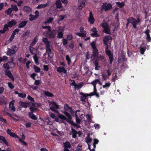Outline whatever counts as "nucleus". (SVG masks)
Instances as JSON below:
<instances>
[{
  "label": "nucleus",
  "mask_w": 151,
  "mask_h": 151,
  "mask_svg": "<svg viewBox=\"0 0 151 151\" xmlns=\"http://www.w3.org/2000/svg\"><path fill=\"white\" fill-rule=\"evenodd\" d=\"M42 41L45 45L46 53L47 54L48 57L51 59L54 56L52 46L50 45V42L47 38H43Z\"/></svg>",
  "instance_id": "obj_1"
},
{
  "label": "nucleus",
  "mask_w": 151,
  "mask_h": 151,
  "mask_svg": "<svg viewBox=\"0 0 151 151\" xmlns=\"http://www.w3.org/2000/svg\"><path fill=\"white\" fill-rule=\"evenodd\" d=\"M129 18L130 23L132 25L133 28H136L137 25L138 24L140 21L139 18H138L137 19H136L134 17H131Z\"/></svg>",
  "instance_id": "obj_2"
},
{
  "label": "nucleus",
  "mask_w": 151,
  "mask_h": 151,
  "mask_svg": "<svg viewBox=\"0 0 151 151\" xmlns=\"http://www.w3.org/2000/svg\"><path fill=\"white\" fill-rule=\"evenodd\" d=\"M14 64L11 61H8L7 63L4 64L3 66L5 70H9L11 68L14 67Z\"/></svg>",
  "instance_id": "obj_3"
},
{
  "label": "nucleus",
  "mask_w": 151,
  "mask_h": 151,
  "mask_svg": "<svg viewBox=\"0 0 151 151\" xmlns=\"http://www.w3.org/2000/svg\"><path fill=\"white\" fill-rule=\"evenodd\" d=\"M58 117L61 119L66 120L68 122L72 125L74 122L73 121L71 120L72 119L71 116L70 119H69V117L67 118L64 115L62 114H60L58 115Z\"/></svg>",
  "instance_id": "obj_4"
},
{
  "label": "nucleus",
  "mask_w": 151,
  "mask_h": 151,
  "mask_svg": "<svg viewBox=\"0 0 151 151\" xmlns=\"http://www.w3.org/2000/svg\"><path fill=\"white\" fill-rule=\"evenodd\" d=\"M102 10L104 9L105 11H107L112 8V5L110 3H107L106 2L103 3L101 6Z\"/></svg>",
  "instance_id": "obj_5"
},
{
  "label": "nucleus",
  "mask_w": 151,
  "mask_h": 151,
  "mask_svg": "<svg viewBox=\"0 0 151 151\" xmlns=\"http://www.w3.org/2000/svg\"><path fill=\"white\" fill-rule=\"evenodd\" d=\"M18 49V48L16 46H15L14 48L9 49V50L7 52L6 55L10 56H12L15 53Z\"/></svg>",
  "instance_id": "obj_6"
},
{
  "label": "nucleus",
  "mask_w": 151,
  "mask_h": 151,
  "mask_svg": "<svg viewBox=\"0 0 151 151\" xmlns=\"http://www.w3.org/2000/svg\"><path fill=\"white\" fill-rule=\"evenodd\" d=\"M84 27H81L80 28V31L81 33L79 32H76L75 34L76 35L80 37H86V32L84 31Z\"/></svg>",
  "instance_id": "obj_7"
},
{
  "label": "nucleus",
  "mask_w": 151,
  "mask_h": 151,
  "mask_svg": "<svg viewBox=\"0 0 151 151\" xmlns=\"http://www.w3.org/2000/svg\"><path fill=\"white\" fill-rule=\"evenodd\" d=\"M51 105L53 106L50 107V109L52 111H55V109H58L59 108L58 105L55 102L52 101L49 103Z\"/></svg>",
  "instance_id": "obj_8"
},
{
  "label": "nucleus",
  "mask_w": 151,
  "mask_h": 151,
  "mask_svg": "<svg viewBox=\"0 0 151 151\" xmlns=\"http://www.w3.org/2000/svg\"><path fill=\"white\" fill-rule=\"evenodd\" d=\"M55 33L56 30L55 29H53L51 31L50 30L49 32H48V31H46L45 32V33L46 35L47 36L51 38H54Z\"/></svg>",
  "instance_id": "obj_9"
},
{
  "label": "nucleus",
  "mask_w": 151,
  "mask_h": 151,
  "mask_svg": "<svg viewBox=\"0 0 151 151\" xmlns=\"http://www.w3.org/2000/svg\"><path fill=\"white\" fill-rule=\"evenodd\" d=\"M102 27L104 28V30L103 32L107 34H111L110 29L108 25L107 24H102Z\"/></svg>",
  "instance_id": "obj_10"
},
{
  "label": "nucleus",
  "mask_w": 151,
  "mask_h": 151,
  "mask_svg": "<svg viewBox=\"0 0 151 151\" xmlns=\"http://www.w3.org/2000/svg\"><path fill=\"white\" fill-rule=\"evenodd\" d=\"M105 52L106 55L109 57L110 64H112L114 60L113 54L111 53V51L110 50L106 51Z\"/></svg>",
  "instance_id": "obj_11"
},
{
  "label": "nucleus",
  "mask_w": 151,
  "mask_h": 151,
  "mask_svg": "<svg viewBox=\"0 0 151 151\" xmlns=\"http://www.w3.org/2000/svg\"><path fill=\"white\" fill-rule=\"evenodd\" d=\"M85 2L86 1L85 0H78V7L79 10H81L82 8L84 7Z\"/></svg>",
  "instance_id": "obj_12"
},
{
  "label": "nucleus",
  "mask_w": 151,
  "mask_h": 151,
  "mask_svg": "<svg viewBox=\"0 0 151 151\" xmlns=\"http://www.w3.org/2000/svg\"><path fill=\"white\" fill-rule=\"evenodd\" d=\"M79 94L82 95L80 97V100L81 101L86 102L85 99L88 96H90V93H84L83 92H80Z\"/></svg>",
  "instance_id": "obj_13"
},
{
  "label": "nucleus",
  "mask_w": 151,
  "mask_h": 151,
  "mask_svg": "<svg viewBox=\"0 0 151 151\" xmlns=\"http://www.w3.org/2000/svg\"><path fill=\"white\" fill-rule=\"evenodd\" d=\"M5 74L9 78H10L13 81H14V78L10 71L9 70H5L4 71Z\"/></svg>",
  "instance_id": "obj_14"
},
{
  "label": "nucleus",
  "mask_w": 151,
  "mask_h": 151,
  "mask_svg": "<svg viewBox=\"0 0 151 151\" xmlns=\"http://www.w3.org/2000/svg\"><path fill=\"white\" fill-rule=\"evenodd\" d=\"M0 142L3 145H5L7 146H9L8 142L4 136L0 135Z\"/></svg>",
  "instance_id": "obj_15"
},
{
  "label": "nucleus",
  "mask_w": 151,
  "mask_h": 151,
  "mask_svg": "<svg viewBox=\"0 0 151 151\" xmlns=\"http://www.w3.org/2000/svg\"><path fill=\"white\" fill-rule=\"evenodd\" d=\"M94 21L95 19L93 17L92 13V12H90L89 16L88 19V22L90 24H92L94 23Z\"/></svg>",
  "instance_id": "obj_16"
},
{
  "label": "nucleus",
  "mask_w": 151,
  "mask_h": 151,
  "mask_svg": "<svg viewBox=\"0 0 151 151\" xmlns=\"http://www.w3.org/2000/svg\"><path fill=\"white\" fill-rule=\"evenodd\" d=\"M15 101L13 100L11 101L9 103V109L11 111H12L14 112L15 111L16 109L14 106V103Z\"/></svg>",
  "instance_id": "obj_17"
},
{
  "label": "nucleus",
  "mask_w": 151,
  "mask_h": 151,
  "mask_svg": "<svg viewBox=\"0 0 151 151\" xmlns=\"http://www.w3.org/2000/svg\"><path fill=\"white\" fill-rule=\"evenodd\" d=\"M112 37L111 36H110L109 35L106 36L105 37H104L103 39V41L104 42V44L106 45H107V43L109 40L110 39H111Z\"/></svg>",
  "instance_id": "obj_18"
},
{
  "label": "nucleus",
  "mask_w": 151,
  "mask_h": 151,
  "mask_svg": "<svg viewBox=\"0 0 151 151\" xmlns=\"http://www.w3.org/2000/svg\"><path fill=\"white\" fill-rule=\"evenodd\" d=\"M17 23V22L14 19H12L7 22V24L9 26V27H12L13 26L16 25Z\"/></svg>",
  "instance_id": "obj_19"
},
{
  "label": "nucleus",
  "mask_w": 151,
  "mask_h": 151,
  "mask_svg": "<svg viewBox=\"0 0 151 151\" xmlns=\"http://www.w3.org/2000/svg\"><path fill=\"white\" fill-rule=\"evenodd\" d=\"M19 104L21 106H22V107L26 108L29 106L30 103L20 101L19 102Z\"/></svg>",
  "instance_id": "obj_20"
},
{
  "label": "nucleus",
  "mask_w": 151,
  "mask_h": 151,
  "mask_svg": "<svg viewBox=\"0 0 151 151\" xmlns=\"http://www.w3.org/2000/svg\"><path fill=\"white\" fill-rule=\"evenodd\" d=\"M150 32V30L148 29L146 30L145 32V33L147 35V40L149 42H150L151 41V38L149 34Z\"/></svg>",
  "instance_id": "obj_21"
},
{
  "label": "nucleus",
  "mask_w": 151,
  "mask_h": 151,
  "mask_svg": "<svg viewBox=\"0 0 151 151\" xmlns=\"http://www.w3.org/2000/svg\"><path fill=\"white\" fill-rule=\"evenodd\" d=\"M57 70L59 73L63 72L64 73H67V70L63 67L61 66L58 67L57 69Z\"/></svg>",
  "instance_id": "obj_22"
},
{
  "label": "nucleus",
  "mask_w": 151,
  "mask_h": 151,
  "mask_svg": "<svg viewBox=\"0 0 151 151\" xmlns=\"http://www.w3.org/2000/svg\"><path fill=\"white\" fill-rule=\"evenodd\" d=\"M27 21H22L18 25V27L20 28H21L24 27L27 23Z\"/></svg>",
  "instance_id": "obj_23"
},
{
  "label": "nucleus",
  "mask_w": 151,
  "mask_h": 151,
  "mask_svg": "<svg viewBox=\"0 0 151 151\" xmlns=\"http://www.w3.org/2000/svg\"><path fill=\"white\" fill-rule=\"evenodd\" d=\"M140 49L141 53L143 55L146 50V47L144 45H142L140 47Z\"/></svg>",
  "instance_id": "obj_24"
},
{
  "label": "nucleus",
  "mask_w": 151,
  "mask_h": 151,
  "mask_svg": "<svg viewBox=\"0 0 151 151\" xmlns=\"http://www.w3.org/2000/svg\"><path fill=\"white\" fill-rule=\"evenodd\" d=\"M29 116L30 118L33 120H36L37 119V117L33 114L32 112H29Z\"/></svg>",
  "instance_id": "obj_25"
},
{
  "label": "nucleus",
  "mask_w": 151,
  "mask_h": 151,
  "mask_svg": "<svg viewBox=\"0 0 151 151\" xmlns=\"http://www.w3.org/2000/svg\"><path fill=\"white\" fill-rule=\"evenodd\" d=\"M55 4L57 9H61L62 7V4L60 0H57Z\"/></svg>",
  "instance_id": "obj_26"
},
{
  "label": "nucleus",
  "mask_w": 151,
  "mask_h": 151,
  "mask_svg": "<svg viewBox=\"0 0 151 151\" xmlns=\"http://www.w3.org/2000/svg\"><path fill=\"white\" fill-rule=\"evenodd\" d=\"M44 94L47 96L52 97L54 96L52 93L49 91H44Z\"/></svg>",
  "instance_id": "obj_27"
},
{
  "label": "nucleus",
  "mask_w": 151,
  "mask_h": 151,
  "mask_svg": "<svg viewBox=\"0 0 151 151\" xmlns=\"http://www.w3.org/2000/svg\"><path fill=\"white\" fill-rule=\"evenodd\" d=\"M49 5V4L47 3L46 4H40L37 7V9H39L42 8H44L46 6H48Z\"/></svg>",
  "instance_id": "obj_28"
},
{
  "label": "nucleus",
  "mask_w": 151,
  "mask_h": 151,
  "mask_svg": "<svg viewBox=\"0 0 151 151\" xmlns=\"http://www.w3.org/2000/svg\"><path fill=\"white\" fill-rule=\"evenodd\" d=\"M64 109L65 110L67 111L70 110V111H72L73 110L72 108L69 106L68 104H66L64 105Z\"/></svg>",
  "instance_id": "obj_29"
},
{
  "label": "nucleus",
  "mask_w": 151,
  "mask_h": 151,
  "mask_svg": "<svg viewBox=\"0 0 151 151\" xmlns=\"http://www.w3.org/2000/svg\"><path fill=\"white\" fill-rule=\"evenodd\" d=\"M29 16L30 17L29 20V21H31L36 19L38 17V15H35V16H34L30 14L29 15Z\"/></svg>",
  "instance_id": "obj_30"
},
{
  "label": "nucleus",
  "mask_w": 151,
  "mask_h": 151,
  "mask_svg": "<svg viewBox=\"0 0 151 151\" xmlns=\"http://www.w3.org/2000/svg\"><path fill=\"white\" fill-rule=\"evenodd\" d=\"M65 18H67V15L65 14L64 15H60L58 19V23H59L60 22L63 20V19Z\"/></svg>",
  "instance_id": "obj_31"
},
{
  "label": "nucleus",
  "mask_w": 151,
  "mask_h": 151,
  "mask_svg": "<svg viewBox=\"0 0 151 151\" xmlns=\"http://www.w3.org/2000/svg\"><path fill=\"white\" fill-rule=\"evenodd\" d=\"M64 147L65 148H70L71 147V145L69 142L67 141L63 143Z\"/></svg>",
  "instance_id": "obj_32"
},
{
  "label": "nucleus",
  "mask_w": 151,
  "mask_h": 151,
  "mask_svg": "<svg viewBox=\"0 0 151 151\" xmlns=\"http://www.w3.org/2000/svg\"><path fill=\"white\" fill-rule=\"evenodd\" d=\"M116 5L120 8H122L125 6V5L124 2L121 3L119 2H116Z\"/></svg>",
  "instance_id": "obj_33"
},
{
  "label": "nucleus",
  "mask_w": 151,
  "mask_h": 151,
  "mask_svg": "<svg viewBox=\"0 0 151 151\" xmlns=\"http://www.w3.org/2000/svg\"><path fill=\"white\" fill-rule=\"evenodd\" d=\"M98 50L97 48L93 49V56L94 57H96L98 55Z\"/></svg>",
  "instance_id": "obj_34"
},
{
  "label": "nucleus",
  "mask_w": 151,
  "mask_h": 151,
  "mask_svg": "<svg viewBox=\"0 0 151 151\" xmlns=\"http://www.w3.org/2000/svg\"><path fill=\"white\" fill-rule=\"evenodd\" d=\"M95 96L97 98H99L100 97V95L97 92V91L95 93H90V96Z\"/></svg>",
  "instance_id": "obj_35"
},
{
  "label": "nucleus",
  "mask_w": 151,
  "mask_h": 151,
  "mask_svg": "<svg viewBox=\"0 0 151 151\" xmlns=\"http://www.w3.org/2000/svg\"><path fill=\"white\" fill-rule=\"evenodd\" d=\"M38 40V39H37L36 37H35L34 39L33 40V41H32L30 46L32 47L37 42Z\"/></svg>",
  "instance_id": "obj_36"
},
{
  "label": "nucleus",
  "mask_w": 151,
  "mask_h": 151,
  "mask_svg": "<svg viewBox=\"0 0 151 151\" xmlns=\"http://www.w3.org/2000/svg\"><path fill=\"white\" fill-rule=\"evenodd\" d=\"M33 58L35 62V63L37 64L38 65L39 64V63L38 62V58H37V55L36 54H35V55L33 57Z\"/></svg>",
  "instance_id": "obj_37"
},
{
  "label": "nucleus",
  "mask_w": 151,
  "mask_h": 151,
  "mask_svg": "<svg viewBox=\"0 0 151 151\" xmlns=\"http://www.w3.org/2000/svg\"><path fill=\"white\" fill-rule=\"evenodd\" d=\"M100 82V81L98 79H95L93 82H91V84L93 85V86H96V84L97 83Z\"/></svg>",
  "instance_id": "obj_38"
},
{
  "label": "nucleus",
  "mask_w": 151,
  "mask_h": 151,
  "mask_svg": "<svg viewBox=\"0 0 151 151\" xmlns=\"http://www.w3.org/2000/svg\"><path fill=\"white\" fill-rule=\"evenodd\" d=\"M34 68L35 71L37 73H39L40 71V68L36 65H34Z\"/></svg>",
  "instance_id": "obj_39"
},
{
  "label": "nucleus",
  "mask_w": 151,
  "mask_h": 151,
  "mask_svg": "<svg viewBox=\"0 0 151 151\" xmlns=\"http://www.w3.org/2000/svg\"><path fill=\"white\" fill-rule=\"evenodd\" d=\"M66 60L67 61L68 64V65H70V64L71 61V59L69 56V55H67L66 56Z\"/></svg>",
  "instance_id": "obj_40"
},
{
  "label": "nucleus",
  "mask_w": 151,
  "mask_h": 151,
  "mask_svg": "<svg viewBox=\"0 0 151 151\" xmlns=\"http://www.w3.org/2000/svg\"><path fill=\"white\" fill-rule=\"evenodd\" d=\"M24 9L25 12L28 13L30 11L31 9L28 6H25L24 7Z\"/></svg>",
  "instance_id": "obj_41"
},
{
  "label": "nucleus",
  "mask_w": 151,
  "mask_h": 151,
  "mask_svg": "<svg viewBox=\"0 0 151 151\" xmlns=\"http://www.w3.org/2000/svg\"><path fill=\"white\" fill-rule=\"evenodd\" d=\"M18 96L24 99L26 97V95L24 93H20Z\"/></svg>",
  "instance_id": "obj_42"
},
{
  "label": "nucleus",
  "mask_w": 151,
  "mask_h": 151,
  "mask_svg": "<svg viewBox=\"0 0 151 151\" xmlns=\"http://www.w3.org/2000/svg\"><path fill=\"white\" fill-rule=\"evenodd\" d=\"M101 76L102 77V79L104 81H106L107 80V79L109 78V77L107 75L103 74L101 75Z\"/></svg>",
  "instance_id": "obj_43"
},
{
  "label": "nucleus",
  "mask_w": 151,
  "mask_h": 151,
  "mask_svg": "<svg viewBox=\"0 0 151 151\" xmlns=\"http://www.w3.org/2000/svg\"><path fill=\"white\" fill-rule=\"evenodd\" d=\"M63 32H59L58 33V37L60 38H61L63 37Z\"/></svg>",
  "instance_id": "obj_44"
},
{
  "label": "nucleus",
  "mask_w": 151,
  "mask_h": 151,
  "mask_svg": "<svg viewBox=\"0 0 151 151\" xmlns=\"http://www.w3.org/2000/svg\"><path fill=\"white\" fill-rule=\"evenodd\" d=\"M19 31V29L18 28L16 29L13 31L12 34L15 36V35L18 34Z\"/></svg>",
  "instance_id": "obj_45"
},
{
  "label": "nucleus",
  "mask_w": 151,
  "mask_h": 151,
  "mask_svg": "<svg viewBox=\"0 0 151 151\" xmlns=\"http://www.w3.org/2000/svg\"><path fill=\"white\" fill-rule=\"evenodd\" d=\"M12 11L13 10L11 8H9L6 10V12H5V13L8 15H9L12 12Z\"/></svg>",
  "instance_id": "obj_46"
},
{
  "label": "nucleus",
  "mask_w": 151,
  "mask_h": 151,
  "mask_svg": "<svg viewBox=\"0 0 151 151\" xmlns=\"http://www.w3.org/2000/svg\"><path fill=\"white\" fill-rule=\"evenodd\" d=\"M30 32V31L28 30L27 31L25 32L22 35V37H24L26 36L29 35Z\"/></svg>",
  "instance_id": "obj_47"
},
{
  "label": "nucleus",
  "mask_w": 151,
  "mask_h": 151,
  "mask_svg": "<svg viewBox=\"0 0 151 151\" xmlns=\"http://www.w3.org/2000/svg\"><path fill=\"white\" fill-rule=\"evenodd\" d=\"M74 42L73 41H72L70 42V44L69 45V47L71 49H73L74 47Z\"/></svg>",
  "instance_id": "obj_48"
},
{
  "label": "nucleus",
  "mask_w": 151,
  "mask_h": 151,
  "mask_svg": "<svg viewBox=\"0 0 151 151\" xmlns=\"http://www.w3.org/2000/svg\"><path fill=\"white\" fill-rule=\"evenodd\" d=\"M8 86L11 89H13L14 88V86L10 82H8Z\"/></svg>",
  "instance_id": "obj_49"
},
{
  "label": "nucleus",
  "mask_w": 151,
  "mask_h": 151,
  "mask_svg": "<svg viewBox=\"0 0 151 151\" xmlns=\"http://www.w3.org/2000/svg\"><path fill=\"white\" fill-rule=\"evenodd\" d=\"M10 136L14 138H19V136L14 132H12V134L10 135Z\"/></svg>",
  "instance_id": "obj_50"
},
{
  "label": "nucleus",
  "mask_w": 151,
  "mask_h": 151,
  "mask_svg": "<svg viewBox=\"0 0 151 151\" xmlns=\"http://www.w3.org/2000/svg\"><path fill=\"white\" fill-rule=\"evenodd\" d=\"M110 85H111L110 83L109 82L107 83H106L104 85H103L102 86V87L104 88H106V87L109 88L110 86Z\"/></svg>",
  "instance_id": "obj_51"
},
{
  "label": "nucleus",
  "mask_w": 151,
  "mask_h": 151,
  "mask_svg": "<svg viewBox=\"0 0 151 151\" xmlns=\"http://www.w3.org/2000/svg\"><path fill=\"white\" fill-rule=\"evenodd\" d=\"M82 86V85L80 83H78V84H76L75 87V89H76V88H78V89H79L81 88V87Z\"/></svg>",
  "instance_id": "obj_52"
},
{
  "label": "nucleus",
  "mask_w": 151,
  "mask_h": 151,
  "mask_svg": "<svg viewBox=\"0 0 151 151\" xmlns=\"http://www.w3.org/2000/svg\"><path fill=\"white\" fill-rule=\"evenodd\" d=\"M29 109L31 111L30 112H32V113H33L35 111L37 110V109L36 107H32L29 108Z\"/></svg>",
  "instance_id": "obj_53"
},
{
  "label": "nucleus",
  "mask_w": 151,
  "mask_h": 151,
  "mask_svg": "<svg viewBox=\"0 0 151 151\" xmlns=\"http://www.w3.org/2000/svg\"><path fill=\"white\" fill-rule=\"evenodd\" d=\"M90 44L93 49L97 48L94 41L91 43Z\"/></svg>",
  "instance_id": "obj_54"
},
{
  "label": "nucleus",
  "mask_w": 151,
  "mask_h": 151,
  "mask_svg": "<svg viewBox=\"0 0 151 151\" xmlns=\"http://www.w3.org/2000/svg\"><path fill=\"white\" fill-rule=\"evenodd\" d=\"M73 38V37L72 35L70 34L69 35H68L67 37V39L68 40L70 41Z\"/></svg>",
  "instance_id": "obj_55"
},
{
  "label": "nucleus",
  "mask_w": 151,
  "mask_h": 151,
  "mask_svg": "<svg viewBox=\"0 0 151 151\" xmlns=\"http://www.w3.org/2000/svg\"><path fill=\"white\" fill-rule=\"evenodd\" d=\"M11 8L13 10L15 11L16 12L18 10V8L16 5H13Z\"/></svg>",
  "instance_id": "obj_56"
},
{
  "label": "nucleus",
  "mask_w": 151,
  "mask_h": 151,
  "mask_svg": "<svg viewBox=\"0 0 151 151\" xmlns=\"http://www.w3.org/2000/svg\"><path fill=\"white\" fill-rule=\"evenodd\" d=\"M40 83V80H35L34 84L36 86L39 85Z\"/></svg>",
  "instance_id": "obj_57"
},
{
  "label": "nucleus",
  "mask_w": 151,
  "mask_h": 151,
  "mask_svg": "<svg viewBox=\"0 0 151 151\" xmlns=\"http://www.w3.org/2000/svg\"><path fill=\"white\" fill-rule=\"evenodd\" d=\"M64 114L68 117H69V119H70L71 115L68 113L67 111H65L64 112Z\"/></svg>",
  "instance_id": "obj_58"
},
{
  "label": "nucleus",
  "mask_w": 151,
  "mask_h": 151,
  "mask_svg": "<svg viewBox=\"0 0 151 151\" xmlns=\"http://www.w3.org/2000/svg\"><path fill=\"white\" fill-rule=\"evenodd\" d=\"M71 133L72 134H77V132L76 130L75 129H73V128H71Z\"/></svg>",
  "instance_id": "obj_59"
},
{
  "label": "nucleus",
  "mask_w": 151,
  "mask_h": 151,
  "mask_svg": "<svg viewBox=\"0 0 151 151\" xmlns=\"http://www.w3.org/2000/svg\"><path fill=\"white\" fill-rule=\"evenodd\" d=\"M32 46H30L29 47V50L30 51V52L32 54H35L33 52V51L34 50H35V48L33 47H32Z\"/></svg>",
  "instance_id": "obj_60"
},
{
  "label": "nucleus",
  "mask_w": 151,
  "mask_h": 151,
  "mask_svg": "<svg viewBox=\"0 0 151 151\" xmlns=\"http://www.w3.org/2000/svg\"><path fill=\"white\" fill-rule=\"evenodd\" d=\"M117 77V74L116 73H115L114 76V75H113V78H112V81H113L115 82L116 79V78Z\"/></svg>",
  "instance_id": "obj_61"
},
{
  "label": "nucleus",
  "mask_w": 151,
  "mask_h": 151,
  "mask_svg": "<svg viewBox=\"0 0 151 151\" xmlns=\"http://www.w3.org/2000/svg\"><path fill=\"white\" fill-rule=\"evenodd\" d=\"M43 68L45 71H47L49 70V67L48 65H44L43 66Z\"/></svg>",
  "instance_id": "obj_62"
},
{
  "label": "nucleus",
  "mask_w": 151,
  "mask_h": 151,
  "mask_svg": "<svg viewBox=\"0 0 151 151\" xmlns=\"http://www.w3.org/2000/svg\"><path fill=\"white\" fill-rule=\"evenodd\" d=\"M27 99L28 100H30L34 102L35 101V100L34 99L31 97L30 96L28 95L27 96Z\"/></svg>",
  "instance_id": "obj_63"
},
{
  "label": "nucleus",
  "mask_w": 151,
  "mask_h": 151,
  "mask_svg": "<svg viewBox=\"0 0 151 151\" xmlns=\"http://www.w3.org/2000/svg\"><path fill=\"white\" fill-rule=\"evenodd\" d=\"M62 41L63 45L65 46V45L67 44L68 43L67 40L65 39H63Z\"/></svg>",
  "instance_id": "obj_64"
}]
</instances>
